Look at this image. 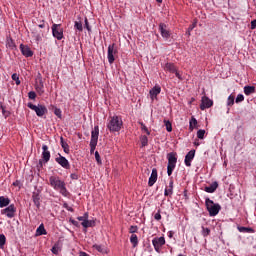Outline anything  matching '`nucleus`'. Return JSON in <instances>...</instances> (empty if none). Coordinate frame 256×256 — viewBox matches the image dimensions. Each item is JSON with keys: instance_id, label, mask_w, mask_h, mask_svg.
Segmentation results:
<instances>
[{"instance_id": "1", "label": "nucleus", "mask_w": 256, "mask_h": 256, "mask_svg": "<svg viewBox=\"0 0 256 256\" xmlns=\"http://www.w3.org/2000/svg\"><path fill=\"white\" fill-rule=\"evenodd\" d=\"M49 182L51 187L55 189V191H59L63 197H69V191H67V187L65 186V181L61 180V178L57 175H53L49 177Z\"/></svg>"}, {"instance_id": "2", "label": "nucleus", "mask_w": 256, "mask_h": 256, "mask_svg": "<svg viewBox=\"0 0 256 256\" xmlns=\"http://www.w3.org/2000/svg\"><path fill=\"white\" fill-rule=\"evenodd\" d=\"M205 205L210 217H216V215H219V211H221V205L215 203L209 198L205 199Z\"/></svg>"}, {"instance_id": "3", "label": "nucleus", "mask_w": 256, "mask_h": 256, "mask_svg": "<svg viewBox=\"0 0 256 256\" xmlns=\"http://www.w3.org/2000/svg\"><path fill=\"white\" fill-rule=\"evenodd\" d=\"M109 131L112 133H115L117 131H121V127H123V120L119 116H113L108 125H107Z\"/></svg>"}, {"instance_id": "4", "label": "nucleus", "mask_w": 256, "mask_h": 256, "mask_svg": "<svg viewBox=\"0 0 256 256\" xmlns=\"http://www.w3.org/2000/svg\"><path fill=\"white\" fill-rule=\"evenodd\" d=\"M42 151V159L39 160L37 169H43V165H45V163H49V160L51 159V152L49 151V146L44 144L42 146Z\"/></svg>"}, {"instance_id": "5", "label": "nucleus", "mask_w": 256, "mask_h": 256, "mask_svg": "<svg viewBox=\"0 0 256 256\" xmlns=\"http://www.w3.org/2000/svg\"><path fill=\"white\" fill-rule=\"evenodd\" d=\"M97 141H99V126H95L91 132V140H90V153H95V149L97 147Z\"/></svg>"}, {"instance_id": "6", "label": "nucleus", "mask_w": 256, "mask_h": 256, "mask_svg": "<svg viewBox=\"0 0 256 256\" xmlns=\"http://www.w3.org/2000/svg\"><path fill=\"white\" fill-rule=\"evenodd\" d=\"M27 107L29 109H31L32 111H35L37 117H43V115H46L47 113V107L39 104L38 106L37 105H34L33 103H28L27 104Z\"/></svg>"}, {"instance_id": "7", "label": "nucleus", "mask_w": 256, "mask_h": 256, "mask_svg": "<svg viewBox=\"0 0 256 256\" xmlns=\"http://www.w3.org/2000/svg\"><path fill=\"white\" fill-rule=\"evenodd\" d=\"M15 213H17L15 204H10L8 207L1 210V215H6L8 219H13V217H15Z\"/></svg>"}, {"instance_id": "8", "label": "nucleus", "mask_w": 256, "mask_h": 256, "mask_svg": "<svg viewBox=\"0 0 256 256\" xmlns=\"http://www.w3.org/2000/svg\"><path fill=\"white\" fill-rule=\"evenodd\" d=\"M118 50H117V45L114 43L112 45L108 46V63L112 65V63H115V55H117Z\"/></svg>"}, {"instance_id": "9", "label": "nucleus", "mask_w": 256, "mask_h": 256, "mask_svg": "<svg viewBox=\"0 0 256 256\" xmlns=\"http://www.w3.org/2000/svg\"><path fill=\"white\" fill-rule=\"evenodd\" d=\"M52 35L58 41H61V39H63V29L61 28V24L52 25Z\"/></svg>"}, {"instance_id": "10", "label": "nucleus", "mask_w": 256, "mask_h": 256, "mask_svg": "<svg viewBox=\"0 0 256 256\" xmlns=\"http://www.w3.org/2000/svg\"><path fill=\"white\" fill-rule=\"evenodd\" d=\"M55 161L60 167H63V169H71V164H69V160H67V158H65L61 154H58V157L55 158Z\"/></svg>"}, {"instance_id": "11", "label": "nucleus", "mask_w": 256, "mask_h": 256, "mask_svg": "<svg viewBox=\"0 0 256 256\" xmlns=\"http://www.w3.org/2000/svg\"><path fill=\"white\" fill-rule=\"evenodd\" d=\"M164 69H165V71H169V73H175V76L177 77V79H180V81L183 79L181 77V74L177 71V68L175 67V64L166 63Z\"/></svg>"}, {"instance_id": "12", "label": "nucleus", "mask_w": 256, "mask_h": 256, "mask_svg": "<svg viewBox=\"0 0 256 256\" xmlns=\"http://www.w3.org/2000/svg\"><path fill=\"white\" fill-rule=\"evenodd\" d=\"M159 31L164 39H169V37H171V32L165 23L159 24Z\"/></svg>"}, {"instance_id": "13", "label": "nucleus", "mask_w": 256, "mask_h": 256, "mask_svg": "<svg viewBox=\"0 0 256 256\" xmlns=\"http://www.w3.org/2000/svg\"><path fill=\"white\" fill-rule=\"evenodd\" d=\"M152 245L155 249V251L159 252V249L165 245V237H159V238H154L152 240Z\"/></svg>"}, {"instance_id": "14", "label": "nucleus", "mask_w": 256, "mask_h": 256, "mask_svg": "<svg viewBox=\"0 0 256 256\" xmlns=\"http://www.w3.org/2000/svg\"><path fill=\"white\" fill-rule=\"evenodd\" d=\"M209 107H213V100L206 96L202 97V103L200 104L201 111H205V109H209Z\"/></svg>"}, {"instance_id": "15", "label": "nucleus", "mask_w": 256, "mask_h": 256, "mask_svg": "<svg viewBox=\"0 0 256 256\" xmlns=\"http://www.w3.org/2000/svg\"><path fill=\"white\" fill-rule=\"evenodd\" d=\"M168 166L176 167L177 165V154L170 152L167 154Z\"/></svg>"}, {"instance_id": "16", "label": "nucleus", "mask_w": 256, "mask_h": 256, "mask_svg": "<svg viewBox=\"0 0 256 256\" xmlns=\"http://www.w3.org/2000/svg\"><path fill=\"white\" fill-rule=\"evenodd\" d=\"M193 159H195V150H190L186 154L185 160H184L186 167H191V161H193Z\"/></svg>"}, {"instance_id": "17", "label": "nucleus", "mask_w": 256, "mask_h": 256, "mask_svg": "<svg viewBox=\"0 0 256 256\" xmlns=\"http://www.w3.org/2000/svg\"><path fill=\"white\" fill-rule=\"evenodd\" d=\"M20 51L24 57H33V51H31V48L27 45H20Z\"/></svg>"}, {"instance_id": "18", "label": "nucleus", "mask_w": 256, "mask_h": 256, "mask_svg": "<svg viewBox=\"0 0 256 256\" xmlns=\"http://www.w3.org/2000/svg\"><path fill=\"white\" fill-rule=\"evenodd\" d=\"M159 93H161V86H154V87L149 91V95H150V98L152 99V101H154L155 99H157V95H159Z\"/></svg>"}, {"instance_id": "19", "label": "nucleus", "mask_w": 256, "mask_h": 256, "mask_svg": "<svg viewBox=\"0 0 256 256\" xmlns=\"http://www.w3.org/2000/svg\"><path fill=\"white\" fill-rule=\"evenodd\" d=\"M155 183H157V168H154L152 170V173L149 177L148 186L153 187V185H155Z\"/></svg>"}, {"instance_id": "20", "label": "nucleus", "mask_w": 256, "mask_h": 256, "mask_svg": "<svg viewBox=\"0 0 256 256\" xmlns=\"http://www.w3.org/2000/svg\"><path fill=\"white\" fill-rule=\"evenodd\" d=\"M218 187H219V183L213 182L210 186H206L204 188V191H206V193H215Z\"/></svg>"}, {"instance_id": "21", "label": "nucleus", "mask_w": 256, "mask_h": 256, "mask_svg": "<svg viewBox=\"0 0 256 256\" xmlns=\"http://www.w3.org/2000/svg\"><path fill=\"white\" fill-rule=\"evenodd\" d=\"M11 203V199L0 196V208L3 209L4 207H9V204Z\"/></svg>"}, {"instance_id": "22", "label": "nucleus", "mask_w": 256, "mask_h": 256, "mask_svg": "<svg viewBox=\"0 0 256 256\" xmlns=\"http://www.w3.org/2000/svg\"><path fill=\"white\" fill-rule=\"evenodd\" d=\"M60 145L64 151V153L69 154L70 153V149H69V144L63 139V137H60Z\"/></svg>"}, {"instance_id": "23", "label": "nucleus", "mask_w": 256, "mask_h": 256, "mask_svg": "<svg viewBox=\"0 0 256 256\" xmlns=\"http://www.w3.org/2000/svg\"><path fill=\"white\" fill-rule=\"evenodd\" d=\"M32 199L34 205H36L37 209H39V207H41V196H39L37 193H33Z\"/></svg>"}, {"instance_id": "24", "label": "nucleus", "mask_w": 256, "mask_h": 256, "mask_svg": "<svg viewBox=\"0 0 256 256\" xmlns=\"http://www.w3.org/2000/svg\"><path fill=\"white\" fill-rule=\"evenodd\" d=\"M41 235H47V230H45V225L43 224H40L36 230V237H39Z\"/></svg>"}, {"instance_id": "25", "label": "nucleus", "mask_w": 256, "mask_h": 256, "mask_svg": "<svg viewBox=\"0 0 256 256\" xmlns=\"http://www.w3.org/2000/svg\"><path fill=\"white\" fill-rule=\"evenodd\" d=\"M93 249H96L98 253H103V254L107 253V248L104 245L94 244Z\"/></svg>"}, {"instance_id": "26", "label": "nucleus", "mask_w": 256, "mask_h": 256, "mask_svg": "<svg viewBox=\"0 0 256 256\" xmlns=\"http://www.w3.org/2000/svg\"><path fill=\"white\" fill-rule=\"evenodd\" d=\"M164 195H165V197H169V195H173V180H171L170 182H169V188L167 189H165V191H164Z\"/></svg>"}, {"instance_id": "27", "label": "nucleus", "mask_w": 256, "mask_h": 256, "mask_svg": "<svg viewBox=\"0 0 256 256\" xmlns=\"http://www.w3.org/2000/svg\"><path fill=\"white\" fill-rule=\"evenodd\" d=\"M238 231L240 233H255V230H253V228H251V227H244V226L238 227Z\"/></svg>"}, {"instance_id": "28", "label": "nucleus", "mask_w": 256, "mask_h": 256, "mask_svg": "<svg viewBox=\"0 0 256 256\" xmlns=\"http://www.w3.org/2000/svg\"><path fill=\"white\" fill-rule=\"evenodd\" d=\"M244 93L247 96L253 95V93H255V86H245L244 87Z\"/></svg>"}, {"instance_id": "29", "label": "nucleus", "mask_w": 256, "mask_h": 256, "mask_svg": "<svg viewBox=\"0 0 256 256\" xmlns=\"http://www.w3.org/2000/svg\"><path fill=\"white\" fill-rule=\"evenodd\" d=\"M95 224L94 221L91 220H84L81 225L82 227H84V229H88V227H93V225Z\"/></svg>"}, {"instance_id": "30", "label": "nucleus", "mask_w": 256, "mask_h": 256, "mask_svg": "<svg viewBox=\"0 0 256 256\" xmlns=\"http://www.w3.org/2000/svg\"><path fill=\"white\" fill-rule=\"evenodd\" d=\"M130 243L133 244V247H137V245H139V238H137V235H135V234L131 235Z\"/></svg>"}, {"instance_id": "31", "label": "nucleus", "mask_w": 256, "mask_h": 256, "mask_svg": "<svg viewBox=\"0 0 256 256\" xmlns=\"http://www.w3.org/2000/svg\"><path fill=\"white\" fill-rule=\"evenodd\" d=\"M233 105H235V96L230 95L227 99V106L233 107Z\"/></svg>"}, {"instance_id": "32", "label": "nucleus", "mask_w": 256, "mask_h": 256, "mask_svg": "<svg viewBox=\"0 0 256 256\" xmlns=\"http://www.w3.org/2000/svg\"><path fill=\"white\" fill-rule=\"evenodd\" d=\"M195 127H197V119L192 117L190 120V124H189L190 131H193V129H195Z\"/></svg>"}, {"instance_id": "33", "label": "nucleus", "mask_w": 256, "mask_h": 256, "mask_svg": "<svg viewBox=\"0 0 256 256\" xmlns=\"http://www.w3.org/2000/svg\"><path fill=\"white\" fill-rule=\"evenodd\" d=\"M6 46L8 47V49H15V42L13 41V39L8 38Z\"/></svg>"}, {"instance_id": "34", "label": "nucleus", "mask_w": 256, "mask_h": 256, "mask_svg": "<svg viewBox=\"0 0 256 256\" xmlns=\"http://www.w3.org/2000/svg\"><path fill=\"white\" fill-rule=\"evenodd\" d=\"M5 243H7V238L4 236V234H0V249L5 247Z\"/></svg>"}, {"instance_id": "35", "label": "nucleus", "mask_w": 256, "mask_h": 256, "mask_svg": "<svg viewBox=\"0 0 256 256\" xmlns=\"http://www.w3.org/2000/svg\"><path fill=\"white\" fill-rule=\"evenodd\" d=\"M36 91L38 93H40V95H42V93H45V90H44V86H43V82L40 81V84L38 86H36Z\"/></svg>"}, {"instance_id": "36", "label": "nucleus", "mask_w": 256, "mask_h": 256, "mask_svg": "<svg viewBox=\"0 0 256 256\" xmlns=\"http://www.w3.org/2000/svg\"><path fill=\"white\" fill-rule=\"evenodd\" d=\"M52 253L54 255H59V251H61V248L59 247V244H55L52 249H51Z\"/></svg>"}, {"instance_id": "37", "label": "nucleus", "mask_w": 256, "mask_h": 256, "mask_svg": "<svg viewBox=\"0 0 256 256\" xmlns=\"http://www.w3.org/2000/svg\"><path fill=\"white\" fill-rule=\"evenodd\" d=\"M164 123H165L166 131H168V133H171V131H173V126L171 125V122L165 120Z\"/></svg>"}, {"instance_id": "38", "label": "nucleus", "mask_w": 256, "mask_h": 256, "mask_svg": "<svg viewBox=\"0 0 256 256\" xmlns=\"http://www.w3.org/2000/svg\"><path fill=\"white\" fill-rule=\"evenodd\" d=\"M12 80L15 81L16 85H21V80H19V74H12Z\"/></svg>"}, {"instance_id": "39", "label": "nucleus", "mask_w": 256, "mask_h": 256, "mask_svg": "<svg viewBox=\"0 0 256 256\" xmlns=\"http://www.w3.org/2000/svg\"><path fill=\"white\" fill-rule=\"evenodd\" d=\"M74 27L78 31H83V23H81V21H76L75 24H74Z\"/></svg>"}, {"instance_id": "40", "label": "nucleus", "mask_w": 256, "mask_h": 256, "mask_svg": "<svg viewBox=\"0 0 256 256\" xmlns=\"http://www.w3.org/2000/svg\"><path fill=\"white\" fill-rule=\"evenodd\" d=\"M242 101H245V96H243V94H238L235 103H242Z\"/></svg>"}, {"instance_id": "41", "label": "nucleus", "mask_w": 256, "mask_h": 256, "mask_svg": "<svg viewBox=\"0 0 256 256\" xmlns=\"http://www.w3.org/2000/svg\"><path fill=\"white\" fill-rule=\"evenodd\" d=\"M197 137H198V139H204L205 138V130H203V129L198 130Z\"/></svg>"}, {"instance_id": "42", "label": "nucleus", "mask_w": 256, "mask_h": 256, "mask_svg": "<svg viewBox=\"0 0 256 256\" xmlns=\"http://www.w3.org/2000/svg\"><path fill=\"white\" fill-rule=\"evenodd\" d=\"M147 143H149V139L147 138V136H142L141 137L142 147H147Z\"/></svg>"}, {"instance_id": "43", "label": "nucleus", "mask_w": 256, "mask_h": 256, "mask_svg": "<svg viewBox=\"0 0 256 256\" xmlns=\"http://www.w3.org/2000/svg\"><path fill=\"white\" fill-rule=\"evenodd\" d=\"M211 233V229L202 227V235L203 237H207Z\"/></svg>"}, {"instance_id": "44", "label": "nucleus", "mask_w": 256, "mask_h": 256, "mask_svg": "<svg viewBox=\"0 0 256 256\" xmlns=\"http://www.w3.org/2000/svg\"><path fill=\"white\" fill-rule=\"evenodd\" d=\"M140 125H141L142 131H144V133H146V135H151V132H149V129L147 128V126H145L143 124V122H141Z\"/></svg>"}, {"instance_id": "45", "label": "nucleus", "mask_w": 256, "mask_h": 256, "mask_svg": "<svg viewBox=\"0 0 256 256\" xmlns=\"http://www.w3.org/2000/svg\"><path fill=\"white\" fill-rule=\"evenodd\" d=\"M196 27H197V23H193L192 25H190V26L188 27V30H187L186 34H187V35H191V31H192L194 28H196Z\"/></svg>"}, {"instance_id": "46", "label": "nucleus", "mask_w": 256, "mask_h": 256, "mask_svg": "<svg viewBox=\"0 0 256 256\" xmlns=\"http://www.w3.org/2000/svg\"><path fill=\"white\" fill-rule=\"evenodd\" d=\"M174 169H175V166H167V173H168L169 177H171V175H173Z\"/></svg>"}, {"instance_id": "47", "label": "nucleus", "mask_w": 256, "mask_h": 256, "mask_svg": "<svg viewBox=\"0 0 256 256\" xmlns=\"http://www.w3.org/2000/svg\"><path fill=\"white\" fill-rule=\"evenodd\" d=\"M63 207H64V209H66L67 211H70V213H73V211H75V210L73 209V207L69 206V204H67V203H64V204H63Z\"/></svg>"}, {"instance_id": "48", "label": "nucleus", "mask_w": 256, "mask_h": 256, "mask_svg": "<svg viewBox=\"0 0 256 256\" xmlns=\"http://www.w3.org/2000/svg\"><path fill=\"white\" fill-rule=\"evenodd\" d=\"M95 159H96L98 165H101V163H102L101 162V156L99 155L98 151L95 152Z\"/></svg>"}, {"instance_id": "49", "label": "nucleus", "mask_w": 256, "mask_h": 256, "mask_svg": "<svg viewBox=\"0 0 256 256\" xmlns=\"http://www.w3.org/2000/svg\"><path fill=\"white\" fill-rule=\"evenodd\" d=\"M84 23H85V29L91 32V26H89V20L87 18H85Z\"/></svg>"}, {"instance_id": "50", "label": "nucleus", "mask_w": 256, "mask_h": 256, "mask_svg": "<svg viewBox=\"0 0 256 256\" xmlns=\"http://www.w3.org/2000/svg\"><path fill=\"white\" fill-rule=\"evenodd\" d=\"M28 97H29V99H36L37 98V94L34 91H30L28 93Z\"/></svg>"}, {"instance_id": "51", "label": "nucleus", "mask_w": 256, "mask_h": 256, "mask_svg": "<svg viewBox=\"0 0 256 256\" xmlns=\"http://www.w3.org/2000/svg\"><path fill=\"white\" fill-rule=\"evenodd\" d=\"M154 219L156 221H161V210H158V212L154 215Z\"/></svg>"}, {"instance_id": "52", "label": "nucleus", "mask_w": 256, "mask_h": 256, "mask_svg": "<svg viewBox=\"0 0 256 256\" xmlns=\"http://www.w3.org/2000/svg\"><path fill=\"white\" fill-rule=\"evenodd\" d=\"M54 115H56V117H58L59 119H61V109L56 108L54 110Z\"/></svg>"}, {"instance_id": "53", "label": "nucleus", "mask_w": 256, "mask_h": 256, "mask_svg": "<svg viewBox=\"0 0 256 256\" xmlns=\"http://www.w3.org/2000/svg\"><path fill=\"white\" fill-rule=\"evenodd\" d=\"M69 221L72 225H74V227H79V223L77 222V220H74L73 218H70Z\"/></svg>"}, {"instance_id": "54", "label": "nucleus", "mask_w": 256, "mask_h": 256, "mask_svg": "<svg viewBox=\"0 0 256 256\" xmlns=\"http://www.w3.org/2000/svg\"><path fill=\"white\" fill-rule=\"evenodd\" d=\"M70 177H71V179H73L75 181H77V179H79V175H77L75 173L71 174Z\"/></svg>"}, {"instance_id": "55", "label": "nucleus", "mask_w": 256, "mask_h": 256, "mask_svg": "<svg viewBox=\"0 0 256 256\" xmlns=\"http://www.w3.org/2000/svg\"><path fill=\"white\" fill-rule=\"evenodd\" d=\"M130 233H137V226H131Z\"/></svg>"}, {"instance_id": "56", "label": "nucleus", "mask_w": 256, "mask_h": 256, "mask_svg": "<svg viewBox=\"0 0 256 256\" xmlns=\"http://www.w3.org/2000/svg\"><path fill=\"white\" fill-rule=\"evenodd\" d=\"M251 29H256V19L251 21Z\"/></svg>"}, {"instance_id": "57", "label": "nucleus", "mask_w": 256, "mask_h": 256, "mask_svg": "<svg viewBox=\"0 0 256 256\" xmlns=\"http://www.w3.org/2000/svg\"><path fill=\"white\" fill-rule=\"evenodd\" d=\"M82 217H84V220H89V213L88 212L84 213Z\"/></svg>"}, {"instance_id": "58", "label": "nucleus", "mask_w": 256, "mask_h": 256, "mask_svg": "<svg viewBox=\"0 0 256 256\" xmlns=\"http://www.w3.org/2000/svg\"><path fill=\"white\" fill-rule=\"evenodd\" d=\"M77 219H78V221H82V223H83V221H85V218L83 216H79V217H77Z\"/></svg>"}, {"instance_id": "59", "label": "nucleus", "mask_w": 256, "mask_h": 256, "mask_svg": "<svg viewBox=\"0 0 256 256\" xmlns=\"http://www.w3.org/2000/svg\"><path fill=\"white\" fill-rule=\"evenodd\" d=\"M38 27H39L40 29H45V23H42V24L38 25Z\"/></svg>"}, {"instance_id": "60", "label": "nucleus", "mask_w": 256, "mask_h": 256, "mask_svg": "<svg viewBox=\"0 0 256 256\" xmlns=\"http://www.w3.org/2000/svg\"><path fill=\"white\" fill-rule=\"evenodd\" d=\"M168 237L171 239L173 237V231L168 232Z\"/></svg>"}, {"instance_id": "61", "label": "nucleus", "mask_w": 256, "mask_h": 256, "mask_svg": "<svg viewBox=\"0 0 256 256\" xmlns=\"http://www.w3.org/2000/svg\"><path fill=\"white\" fill-rule=\"evenodd\" d=\"M79 256H89V254H87L86 252H80Z\"/></svg>"}, {"instance_id": "62", "label": "nucleus", "mask_w": 256, "mask_h": 256, "mask_svg": "<svg viewBox=\"0 0 256 256\" xmlns=\"http://www.w3.org/2000/svg\"><path fill=\"white\" fill-rule=\"evenodd\" d=\"M157 3H163V0H156Z\"/></svg>"}, {"instance_id": "63", "label": "nucleus", "mask_w": 256, "mask_h": 256, "mask_svg": "<svg viewBox=\"0 0 256 256\" xmlns=\"http://www.w3.org/2000/svg\"><path fill=\"white\" fill-rule=\"evenodd\" d=\"M13 185H17V183H13Z\"/></svg>"}]
</instances>
